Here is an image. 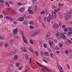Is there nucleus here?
Returning <instances> with one entry per match:
<instances>
[{
    "instance_id": "c85d7f7f",
    "label": "nucleus",
    "mask_w": 72,
    "mask_h": 72,
    "mask_svg": "<svg viewBox=\"0 0 72 72\" xmlns=\"http://www.w3.org/2000/svg\"><path fill=\"white\" fill-rule=\"evenodd\" d=\"M12 13H13L14 14H16V13L17 12H16V11H15L14 10H12Z\"/></svg>"
},
{
    "instance_id": "423d86ee",
    "label": "nucleus",
    "mask_w": 72,
    "mask_h": 72,
    "mask_svg": "<svg viewBox=\"0 0 72 72\" xmlns=\"http://www.w3.org/2000/svg\"><path fill=\"white\" fill-rule=\"evenodd\" d=\"M22 39H23L24 42L26 44H27V40H26V39L25 38V37L24 36H22Z\"/></svg>"
},
{
    "instance_id": "dca6fc26",
    "label": "nucleus",
    "mask_w": 72,
    "mask_h": 72,
    "mask_svg": "<svg viewBox=\"0 0 72 72\" xmlns=\"http://www.w3.org/2000/svg\"><path fill=\"white\" fill-rule=\"evenodd\" d=\"M23 20H24V18L23 17L20 18L19 19V21H23Z\"/></svg>"
},
{
    "instance_id": "412c9836",
    "label": "nucleus",
    "mask_w": 72,
    "mask_h": 72,
    "mask_svg": "<svg viewBox=\"0 0 72 72\" xmlns=\"http://www.w3.org/2000/svg\"><path fill=\"white\" fill-rule=\"evenodd\" d=\"M68 29L67 28H65L64 29V31H65V32L68 31Z\"/></svg>"
},
{
    "instance_id": "ddd939ff",
    "label": "nucleus",
    "mask_w": 72,
    "mask_h": 72,
    "mask_svg": "<svg viewBox=\"0 0 72 72\" xmlns=\"http://www.w3.org/2000/svg\"><path fill=\"white\" fill-rule=\"evenodd\" d=\"M19 11L21 13H22L24 11V8H21L19 10Z\"/></svg>"
},
{
    "instance_id": "69168bd1",
    "label": "nucleus",
    "mask_w": 72,
    "mask_h": 72,
    "mask_svg": "<svg viewBox=\"0 0 72 72\" xmlns=\"http://www.w3.org/2000/svg\"><path fill=\"white\" fill-rule=\"evenodd\" d=\"M54 42H55L56 43H57V40L56 39H55L54 40Z\"/></svg>"
},
{
    "instance_id": "052dcab7",
    "label": "nucleus",
    "mask_w": 72,
    "mask_h": 72,
    "mask_svg": "<svg viewBox=\"0 0 72 72\" xmlns=\"http://www.w3.org/2000/svg\"><path fill=\"white\" fill-rule=\"evenodd\" d=\"M5 18H6V19H9V16H6L5 17Z\"/></svg>"
},
{
    "instance_id": "a211bd4d",
    "label": "nucleus",
    "mask_w": 72,
    "mask_h": 72,
    "mask_svg": "<svg viewBox=\"0 0 72 72\" xmlns=\"http://www.w3.org/2000/svg\"><path fill=\"white\" fill-rule=\"evenodd\" d=\"M22 50L23 51H27V49L26 48L24 47L22 48Z\"/></svg>"
},
{
    "instance_id": "09e8293b",
    "label": "nucleus",
    "mask_w": 72,
    "mask_h": 72,
    "mask_svg": "<svg viewBox=\"0 0 72 72\" xmlns=\"http://www.w3.org/2000/svg\"><path fill=\"white\" fill-rule=\"evenodd\" d=\"M59 47H56L55 48V50H59Z\"/></svg>"
},
{
    "instance_id": "4be33fe9",
    "label": "nucleus",
    "mask_w": 72,
    "mask_h": 72,
    "mask_svg": "<svg viewBox=\"0 0 72 72\" xmlns=\"http://www.w3.org/2000/svg\"><path fill=\"white\" fill-rule=\"evenodd\" d=\"M4 45V42L3 41L0 42V46H2Z\"/></svg>"
},
{
    "instance_id": "a19ab883",
    "label": "nucleus",
    "mask_w": 72,
    "mask_h": 72,
    "mask_svg": "<svg viewBox=\"0 0 72 72\" xmlns=\"http://www.w3.org/2000/svg\"><path fill=\"white\" fill-rule=\"evenodd\" d=\"M30 42L32 44H33V41L31 40H30Z\"/></svg>"
},
{
    "instance_id": "5fc2aeb1",
    "label": "nucleus",
    "mask_w": 72,
    "mask_h": 72,
    "mask_svg": "<svg viewBox=\"0 0 72 72\" xmlns=\"http://www.w3.org/2000/svg\"><path fill=\"white\" fill-rule=\"evenodd\" d=\"M65 53H66V54H68V53L69 52H68V51L67 50H66V51H65Z\"/></svg>"
},
{
    "instance_id": "3c124183",
    "label": "nucleus",
    "mask_w": 72,
    "mask_h": 72,
    "mask_svg": "<svg viewBox=\"0 0 72 72\" xmlns=\"http://www.w3.org/2000/svg\"><path fill=\"white\" fill-rule=\"evenodd\" d=\"M59 25L60 27V26H62V22H59Z\"/></svg>"
},
{
    "instance_id": "393cba45",
    "label": "nucleus",
    "mask_w": 72,
    "mask_h": 72,
    "mask_svg": "<svg viewBox=\"0 0 72 72\" xmlns=\"http://www.w3.org/2000/svg\"><path fill=\"white\" fill-rule=\"evenodd\" d=\"M44 54L47 56H49V53H48V52H45L44 53Z\"/></svg>"
},
{
    "instance_id": "bb28decb",
    "label": "nucleus",
    "mask_w": 72,
    "mask_h": 72,
    "mask_svg": "<svg viewBox=\"0 0 72 72\" xmlns=\"http://www.w3.org/2000/svg\"><path fill=\"white\" fill-rule=\"evenodd\" d=\"M35 53L37 56H39V53H38V51H35Z\"/></svg>"
},
{
    "instance_id": "bf43d9fd",
    "label": "nucleus",
    "mask_w": 72,
    "mask_h": 72,
    "mask_svg": "<svg viewBox=\"0 0 72 72\" xmlns=\"http://www.w3.org/2000/svg\"><path fill=\"white\" fill-rule=\"evenodd\" d=\"M28 9V10H31V7H29Z\"/></svg>"
},
{
    "instance_id": "864d4df0",
    "label": "nucleus",
    "mask_w": 72,
    "mask_h": 72,
    "mask_svg": "<svg viewBox=\"0 0 72 72\" xmlns=\"http://www.w3.org/2000/svg\"><path fill=\"white\" fill-rule=\"evenodd\" d=\"M26 69H29L30 68L29 66H26Z\"/></svg>"
},
{
    "instance_id": "58836bf2",
    "label": "nucleus",
    "mask_w": 72,
    "mask_h": 72,
    "mask_svg": "<svg viewBox=\"0 0 72 72\" xmlns=\"http://www.w3.org/2000/svg\"><path fill=\"white\" fill-rule=\"evenodd\" d=\"M55 35L56 36H59V33H57L55 34Z\"/></svg>"
},
{
    "instance_id": "7c9ffc66",
    "label": "nucleus",
    "mask_w": 72,
    "mask_h": 72,
    "mask_svg": "<svg viewBox=\"0 0 72 72\" xmlns=\"http://www.w3.org/2000/svg\"><path fill=\"white\" fill-rule=\"evenodd\" d=\"M29 24H33V22L32 21H30L29 22Z\"/></svg>"
},
{
    "instance_id": "20e7f679",
    "label": "nucleus",
    "mask_w": 72,
    "mask_h": 72,
    "mask_svg": "<svg viewBox=\"0 0 72 72\" xmlns=\"http://www.w3.org/2000/svg\"><path fill=\"white\" fill-rule=\"evenodd\" d=\"M50 36V33L49 32H48L46 35V40H48L49 39V37Z\"/></svg>"
},
{
    "instance_id": "2f4dec72",
    "label": "nucleus",
    "mask_w": 72,
    "mask_h": 72,
    "mask_svg": "<svg viewBox=\"0 0 72 72\" xmlns=\"http://www.w3.org/2000/svg\"><path fill=\"white\" fill-rule=\"evenodd\" d=\"M30 29H31L32 30L33 28V26H30Z\"/></svg>"
},
{
    "instance_id": "338daca9",
    "label": "nucleus",
    "mask_w": 72,
    "mask_h": 72,
    "mask_svg": "<svg viewBox=\"0 0 72 72\" xmlns=\"http://www.w3.org/2000/svg\"><path fill=\"white\" fill-rule=\"evenodd\" d=\"M17 51L16 50H15V51H14V53L15 54H16L17 53Z\"/></svg>"
},
{
    "instance_id": "c756f323",
    "label": "nucleus",
    "mask_w": 72,
    "mask_h": 72,
    "mask_svg": "<svg viewBox=\"0 0 72 72\" xmlns=\"http://www.w3.org/2000/svg\"><path fill=\"white\" fill-rule=\"evenodd\" d=\"M17 5H19V6H21V5H22L23 4L21 3H17Z\"/></svg>"
},
{
    "instance_id": "4468645a",
    "label": "nucleus",
    "mask_w": 72,
    "mask_h": 72,
    "mask_svg": "<svg viewBox=\"0 0 72 72\" xmlns=\"http://www.w3.org/2000/svg\"><path fill=\"white\" fill-rule=\"evenodd\" d=\"M5 39V37L4 36H0V40H3Z\"/></svg>"
},
{
    "instance_id": "c03bdc74",
    "label": "nucleus",
    "mask_w": 72,
    "mask_h": 72,
    "mask_svg": "<svg viewBox=\"0 0 72 72\" xmlns=\"http://www.w3.org/2000/svg\"><path fill=\"white\" fill-rule=\"evenodd\" d=\"M9 3L10 4H11L12 5H13V2L11 1H10Z\"/></svg>"
},
{
    "instance_id": "6e6552de",
    "label": "nucleus",
    "mask_w": 72,
    "mask_h": 72,
    "mask_svg": "<svg viewBox=\"0 0 72 72\" xmlns=\"http://www.w3.org/2000/svg\"><path fill=\"white\" fill-rule=\"evenodd\" d=\"M17 32H18V29H15L13 31V33L14 35L17 34Z\"/></svg>"
},
{
    "instance_id": "8fccbe9b",
    "label": "nucleus",
    "mask_w": 72,
    "mask_h": 72,
    "mask_svg": "<svg viewBox=\"0 0 72 72\" xmlns=\"http://www.w3.org/2000/svg\"><path fill=\"white\" fill-rule=\"evenodd\" d=\"M39 45H41L42 44V42L41 41H39Z\"/></svg>"
},
{
    "instance_id": "1a4fd4ad",
    "label": "nucleus",
    "mask_w": 72,
    "mask_h": 72,
    "mask_svg": "<svg viewBox=\"0 0 72 72\" xmlns=\"http://www.w3.org/2000/svg\"><path fill=\"white\" fill-rule=\"evenodd\" d=\"M19 32L20 35L22 36H23V35H24V33L23 32V30H21V29H20L19 30Z\"/></svg>"
},
{
    "instance_id": "2eb2a0df",
    "label": "nucleus",
    "mask_w": 72,
    "mask_h": 72,
    "mask_svg": "<svg viewBox=\"0 0 72 72\" xmlns=\"http://www.w3.org/2000/svg\"><path fill=\"white\" fill-rule=\"evenodd\" d=\"M33 11L32 10H30L29 11V13L30 14H33Z\"/></svg>"
},
{
    "instance_id": "6ab92c4d",
    "label": "nucleus",
    "mask_w": 72,
    "mask_h": 72,
    "mask_svg": "<svg viewBox=\"0 0 72 72\" xmlns=\"http://www.w3.org/2000/svg\"><path fill=\"white\" fill-rule=\"evenodd\" d=\"M9 45V44H8V43H5L4 44V47L5 48H7L8 46Z\"/></svg>"
},
{
    "instance_id": "cd10ccee",
    "label": "nucleus",
    "mask_w": 72,
    "mask_h": 72,
    "mask_svg": "<svg viewBox=\"0 0 72 72\" xmlns=\"http://www.w3.org/2000/svg\"><path fill=\"white\" fill-rule=\"evenodd\" d=\"M43 46L44 48H47V44H44L43 45Z\"/></svg>"
},
{
    "instance_id": "6e6d98bb",
    "label": "nucleus",
    "mask_w": 72,
    "mask_h": 72,
    "mask_svg": "<svg viewBox=\"0 0 72 72\" xmlns=\"http://www.w3.org/2000/svg\"><path fill=\"white\" fill-rule=\"evenodd\" d=\"M43 61L46 62V63H48V61L45 59H43Z\"/></svg>"
},
{
    "instance_id": "473e14b6",
    "label": "nucleus",
    "mask_w": 72,
    "mask_h": 72,
    "mask_svg": "<svg viewBox=\"0 0 72 72\" xmlns=\"http://www.w3.org/2000/svg\"><path fill=\"white\" fill-rule=\"evenodd\" d=\"M21 64L20 63H19V62L16 63V66L17 67H18L19 66L18 65H19Z\"/></svg>"
},
{
    "instance_id": "9d476101",
    "label": "nucleus",
    "mask_w": 72,
    "mask_h": 72,
    "mask_svg": "<svg viewBox=\"0 0 72 72\" xmlns=\"http://www.w3.org/2000/svg\"><path fill=\"white\" fill-rule=\"evenodd\" d=\"M28 20H27L26 21H24L23 22V24L24 25H27L28 24Z\"/></svg>"
},
{
    "instance_id": "9b49d317",
    "label": "nucleus",
    "mask_w": 72,
    "mask_h": 72,
    "mask_svg": "<svg viewBox=\"0 0 72 72\" xmlns=\"http://www.w3.org/2000/svg\"><path fill=\"white\" fill-rule=\"evenodd\" d=\"M53 25V27H54L55 28H58L59 27L58 25V24H54Z\"/></svg>"
},
{
    "instance_id": "aec40b11",
    "label": "nucleus",
    "mask_w": 72,
    "mask_h": 72,
    "mask_svg": "<svg viewBox=\"0 0 72 72\" xmlns=\"http://www.w3.org/2000/svg\"><path fill=\"white\" fill-rule=\"evenodd\" d=\"M58 46L60 48H62L63 47V44L61 43H59L58 44Z\"/></svg>"
},
{
    "instance_id": "5701e85b",
    "label": "nucleus",
    "mask_w": 72,
    "mask_h": 72,
    "mask_svg": "<svg viewBox=\"0 0 72 72\" xmlns=\"http://www.w3.org/2000/svg\"><path fill=\"white\" fill-rule=\"evenodd\" d=\"M29 50L31 52H33V49L31 47H30L29 48Z\"/></svg>"
},
{
    "instance_id": "774afa93",
    "label": "nucleus",
    "mask_w": 72,
    "mask_h": 72,
    "mask_svg": "<svg viewBox=\"0 0 72 72\" xmlns=\"http://www.w3.org/2000/svg\"><path fill=\"white\" fill-rule=\"evenodd\" d=\"M59 6H61V4L60 3H59V5H58Z\"/></svg>"
},
{
    "instance_id": "680f3d73",
    "label": "nucleus",
    "mask_w": 72,
    "mask_h": 72,
    "mask_svg": "<svg viewBox=\"0 0 72 72\" xmlns=\"http://www.w3.org/2000/svg\"><path fill=\"white\" fill-rule=\"evenodd\" d=\"M14 23V24H17V23L15 21H14V22H13Z\"/></svg>"
},
{
    "instance_id": "0eeeda50",
    "label": "nucleus",
    "mask_w": 72,
    "mask_h": 72,
    "mask_svg": "<svg viewBox=\"0 0 72 72\" xmlns=\"http://www.w3.org/2000/svg\"><path fill=\"white\" fill-rule=\"evenodd\" d=\"M37 64H39V66H41V67H44V68H45V69H46L47 71H49L50 70L49 69H48V68H46L45 67L43 66L42 65H40V63H39L38 62H37Z\"/></svg>"
},
{
    "instance_id": "a878e982",
    "label": "nucleus",
    "mask_w": 72,
    "mask_h": 72,
    "mask_svg": "<svg viewBox=\"0 0 72 72\" xmlns=\"http://www.w3.org/2000/svg\"><path fill=\"white\" fill-rule=\"evenodd\" d=\"M14 41L13 40H11L10 41V43L11 44H13L14 43Z\"/></svg>"
},
{
    "instance_id": "37998d69",
    "label": "nucleus",
    "mask_w": 72,
    "mask_h": 72,
    "mask_svg": "<svg viewBox=\"0 0 72 72\" xmlns=\"http://www.w3.org/2000/svg\"><path fill=\"white\" fill-rule=\"evenodd\" d=\"M10 9H11V8H7L6 9V10H10Z\"/></svg>"
},
{
    "instance_id": "f704fd0d",
    "label": "nucleus",
    "mask_w": 72,
    "mask_h": 72,
    "mask_svg": "<svg viewBox=\"0 0 72 72\" xmlns=\"http://www.w3.org/2000/svg\"><path fill=\"white\" fill-rule=\"evenodd\" d=\"M44 13H45V11H42L40 12V14H44Z\"/></svg>"
},
{
    "instance_id": "13d9d810",
    "label": "nucleus",
    "mask_w": 72,
    "mask_h": 72,
    "mask_svg": "<svg viewBox=\"0 0 72 72\" xmlns=\"http://www.w3.org/2000/svg\"><path fill=\"white\" fill-rule=\"evenodd\" d=\"M2 12L3 13H4V14H6V12L5 11H3Z\"/></svg>"
},
{
    "instance_id": "f3484780",
    "label": "nucleus",
    "mask_w": 72,
    "mask_h": 72,
    "mask_svg": "<svg viewBox=\"0 0 72 72\" xmlns=\"http://www.w3.org/2000/svg\"><path fill=\"white\" fill-rule=\"evenodd\" d=\"M14 37L15 39H19V36H18V35H15Z\"/></svg>"
},
{
    "instance_id": "49530a36",
    "label": "nucleus",
    "mask_w": 72,
    "mask_h": 72,
    "mask_svg": "<svg viewBox=\"0 0 72 72\" xmlns=\"http://www.w3.org/2000/svg\"><path fill=\"white\" fill-rule=\"evenodd\" d=\"M64 27H66V25H63L62 26V28H64Z\"/></svg>"
},
{
    "instance_id": "ea45409f",
    "label": "nucleus",
    "mask_w": 72,
    "mask_h": 72,
    "mask_svg": "<svg viewBox=\"0 0 72 72\" xmlns=\"http://www.w3.org/2000/svg\"><path fill=\"white\" fill-rule=\"evenodd\" d=\"M72 32H70L68 33V35H72Z\"/></svg>"
},
{
    "instance_id": "a18cd8bd",
    "label": "nucleus",
    "mask_w": 72,
    "mask_h": 72,
    "mask_svg": "<svg viewBox=\"0 0 72 72\" xmlns=\"http://www.w3.org/2000/svg\"><path fill=\"white\" fill-rule=\"evenodd\" d=\"M69 31H72V28L70 27L69 28Z\"/></svg>"
},
{
    "instance_id": "4d7b16f0",
    "label": "nucleus",
    "mask_w": 72,
    "mask_h": 72,
    "mask_svg": "<svg viewBox=\"0 0 72 72\" xmlns=\"http://www.w3.org/2000/svg\"><path fill=\"white\" fill-rule=\"evenodd\" d=\"M45 13V12L46 13H48V10H44Z\"/></svg>"
},
{
    "instance_id": "0e129e2a",
    "label": "nucleus",
    "mask_w": 72,
    "mask_h": 72,
    "mask_svg": "<svg viewBox=\"0 0 72 72\" xmlns=\"http://www.w3.org/2000/svg\"><path fill=\"white\" fill-rule=\"evenodd\" d=\"M3 15H0V18H3Z\"/></svg>"
},
{
    "instance_id": "603ef678",
    "label": "nucleus",
    "mask_w": 72,
    "mask_h": 72,
    "mask_svg": "<svg viewBox=\"0 0 72 72\" xmlns=\"http://www.w3.org/2000/svg\"><path fill=\"white\" fill-rule=\"evenodd\" d=\"M68 69H69L70 68V67H69V64L67 65Z\"/></svg>"
},
{
    "instance_id": "4c0bfd02",
    "label": "nucleus",
    "mask_w": 72,
    "mask_h": 72,
    "mask_svg": "<svg viewBox=\"0 0 72 72\" xmlns=\"http://www.w3.org/2000/svg\"><path fill=\"white\" fill-rule=\"evenodd\" d=\"M25 56L26 58V59H28V55L26 54Z\"/></svg>"
},
{
    "instance_id": "e433bc0d",
    "label": "nucleus",
    "mask_w": 72,
    "mask_h": 72,
    "mask_svg": "<svg viewBox=\"0 0 72 72\" xmlns=\"http://www.w3.org/2000/svg\"><path fill=\"white\" fill-rule=\"evenodd\" d=\"M6 55H7V56H8V57H9L10 55V54L8 53H6Z\"/></svg>"
},
{
    "instance_id": "f03ea898",
    "label": "nucleus",
    "mask_w": 72,
    "mask_h": 72,
    "mask_svg": "<svg viewBox=\"0 0 72 72\" xmlns=\"http://www.w3.org/2000/svg\"><path fill=\"white\" fill-rule=\"evenodd\" d=\"M71 17V13L69 12L66 14V20H68L70 18V17Z\"/></svg>"
},
{
    "instance_id": "39448f33",
    "label": "nucleus",
    "mask_w": 72,
    "mask_h": 72,
    "mask_svg": "<svg viewBox=\"0 0 72 72\" xmlns=\"http://www.w3.org/2000/svg\"><path fill=\"white\" fill-rule=\"evenodd\" d=\"M39 32L38 31H36L35 32L33 33V34H32V36H35L37 35H39Z\"/></svg>"
},
{
    "instance_id": "72a5a7b5",
    "label": "nucleus",
    "mask_w": 72,
    "mask_h": 72,
    "mask_svg": "<svg viewBox=\"0 0 72 72\" xmlns=\"http://www.w3.org/2000/svg\"><path fill=\"white\" fill-rule=\"evenodd\" d=\"M29 60H30V61L29 62L31 64H32V62H31V58H30L29 59Z\"/></svg>"
},
{
    "instance_id": "79ce46f5",
    "label": "nucleus",
    "mask_w": 72,
    "mask_h": 72,
    "mask_svg": "<svg viewBox=\"0 0 72 72\" xmlns=\"http://www.w3.org/2000/svg\"><path fill=\"white\" fill-rule=\"evenodd\" d=\"M23 17L25 18V19H27V15H23Z\"/></svg>"
},
{
    "instance_id": "f257e3e1",
    "label": "nucleus",
    "mask_w": 72,
    "mask_h": 72,
    "mask_svg": "<svg viewBox=\"0 0 72 72\" xmlns=\"http://www.w3.org/2000/svg\"><path fill=\"white\" fill-rule=\"evenodd\" d=\"M53 19V15H52L51 14H50L49 15V16L47 17V22H50L51 20Z\"/></svg>"
},
{
    "instance_id": "e2e57ef3",
    "label": "nucleus",
    "mask_w": 72,
    "mask_h": 72,
    "mask_svg": "<svg viewBox=\"0 0 72 72\" xmlns=\"http://www.w3.org/2000/svg\"><path fill=\"white\" fill-rule=\"evenodd\" d=\"M7 5L8 6V8H9V7H10V4L9 3L7 4Z\"/></svg>"
},
{
    "instance_id": "de8ad7c7",
    "label": "nucleus",
    "mask_w": 72,
    "mask_h": 72,
    "mask_svg": "<svg viewBox=\"0 0 72 72\" xmlns=\"http://www.w3.org/2000/svg\"><path fill=\"white\" fill-rule=\"evenodd\" d=\"M19 69H20V70L22 69V68L21 66H20V67L19 68Z\"/></svg>"
},
{
    "instance_id": "b1692460",
    "label": "nucleus",
    "mask_w": 72,
    "mask_h": 72,
    "mask_svg": "<svg viewBox=\"0 0 72 72\" xmlns=\"http://www.w3.org/2000/svg\"><path fill=\"white\" fill-rule=\"evenodd\" d=\"M8 19L10 20L11 21H13V18L11 17H9Z\"/></svg>"
},
{
    "instance_id": "c9c22d12",
    "label": "nucleus",
    "mask_w": 72,
    "mask_h": 72,
    "mask_svg": "<svg viewBox=\"0 0 72 72\" xmlns=\"http://www.w3.org/2000/svg\"><path fill=\"white\" fill-rule=\"evenodd\" d=\"M50 55L52 58H54V55H53V54L50 53Z\"/></svg>"
},
{
    "instance_id": "f8f14e48",
    "label": "nucleus",
    "mask_w": 72,
    "mask_h": 72,
    "mask_svg": "<svg viewBox=\"0 0 72 72\" xmlns=\"http://www.w3.org/2000/svg\"><path fill=\"white\" fill-rule=\"evenodd\" d=\"M14 59L15 60H17L18 58V56L17 55H15L14 56Z\"/></svg>"
},
{
    "instance_id": "7ed1b4c3",
    "label": "nucleus",
    "mask_w": 72,
    "mask_h": 72,
    "mask_svg": "<svg viewBox=\"0 0 72 72\" xmlns=\"http://www.w3.org/2000/svg\"><path fill=\"white\" fill-rule=\"evenodd\" d=\"M60 36L58 37L59 39H61V38H62V37L63 39H66V37L65 35L62 33H60Z\"/></svg>"
}]
</instances>
